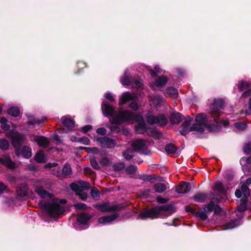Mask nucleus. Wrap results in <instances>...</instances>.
<instances>
[{
  "instance_id": "18",
  "label": "nucleus",
  "mask_w": 251,
  "mask_h": 251,
  "mask_svg": "<svg viewBox=\"0 0 251 251\" xmlns=\"http://www.w3.org/2000/svg\"><path fill=\"white\" fill-rule=\"evenodd\" d=\"M34 141L40 147L47 148L49 146L50 141L48 138L44 136H36Z\"/></svg>"
},
{
  "instance_id": "42",
  "label": "nucleus",
  "mask_w": 251,
  "mask_h": 251,
  "mask_svg": "<svg viewBox=\"0 0 251 251\" xmlns=\"http://www.w3.org/2000/svg\"><path fill=\"white\" fill-rule=\"evenodd\" d=\"M132 153L133 151L130 149H127L123 151V156L127 160H130L134 157Z\"/></svg>"
},
{
  "instance_id": "11",
  "label": "nucleus",
  "mask_w": 251,
  "mask_h": 251,
  "mask_svg": "<svg viewBox=\"0 0 251 251\" xmlns=\"http://www.w3.org/2000/svg\"><path fill=\"white\" fill-rule=\"evenodd\" d=\"M136 120L137 124L135 126V130L137 133L143 134L150 128L146 126L142 117L137 118Z\"/></svg>"
},
{
  "instance_id": "56",
  "label": "nucleus",
  "mask_w": 251,
  "mask_h": 251,
  "mask_svg": "<svg viewBox=\"0 0 251 251\" xmlns=\"http://www.w3.org/2000/svg\"><path fill=\"white\" fill-rule=\"evenodd\" d=\"M191 131L192 130H190V126L189 127H182V128L179 130L180 134L184 136H185Z\"/></svg>"
},
{
  "instance_id": "52",
  "label": "nucleus",
  "mask_w": 251,
  "mask_h": 251,
  "mask_svg": "<svg viewBox=\"0 0 251 251\" xmlns=\"http://www.w3.org/2000/svg\"><path fill=\"white\" fill-rule=\"evenodd\" d=\"M248 209V205L240 203L237 206V210L239 212H244Z\"/></svg>"
},
{
  "instance_id": "49",
  "label": "nucleus",
  "mask_w": 251,
  "mask_h": 251,
  "mask_svg": "<svg viewBox=\"0 0 251 251\" xmlns=\"http://www.w3.org/2000/svg\"><path fill=\"white\" fill-rule=\"evenodd\" d=\"M235 126L239 130L243 131L246 129L247 125L245 123L237 122L235 123Z\"/></svg>"
},
{
  "instance_id": "58",
  "label": "nucleus",
  "mask_w": 251,
  "mask_h": 251,
  "mask_svg": "<svg viewBox=\"0 0 251 251\" xmlns=\"http://www.w3.org/2000/svg\"><path fill=\"white\" fill-rule=\"evenodd\" d=\"M167 91L172 95L175 96L176 95H178L177 90L176 89L170 87L167 88Z\"/></svg>"
},
{
  "instance_id": "64",
  "label": "nucleus",
  "mask_w": 251,
  "mask_h": 251,
  "mask_svg": "<svg viewBox=\"0 0 251 251\" xmlns=\"http://www.w3.org/2000/svg\"><path fill=\"white\" fill-rule=\"evenodd\" d=\"M92 128V126L90 125H87L81 127V131L83 133H87Z\"/></svg>"
},
{
  "instance_id": "24",
  "label": "nucleus",
  "mask_w": 251,
  "mask_h": 251,
  "mask_svg": "<svg viewBox=\"0 0 251 251\" xmlns=\"http://www.w3.org/2000/svg\"><path fill=\"white\" fill-rule=\"evenodd\" d=\"M153 187L154 191L159 193H162L165 192L167 189L166 185L161 182L155 183Z\"/></svg>"
},
{
  "instance_id": "41",
  "label": "nucleus",
  "mask_w": 251,
  "mask_h": 251,
  "mask_svg": "<svg viewBox=\"0 0 251 251\" xmlns=\"http://www.w3.org/2000/svg\"><path fill=\"white\" fill-rule=\"evenodd\" d=\"M8 122L6 118L1 117L0 118V123L1 124V128L4 131H8L10 129V126L7 124Z\"/></svg>"
},
{
  "instance_id": "53",
  "label": "nucleus",
  "mask_w": 251,
  "mask_h": 251,
  "mask_svg": "<svg viewBox=\"0 0 251 251\" xmlns=\"http://www.w3.org/2000/svg\"><path fill=\"white\" fill-rule=\"evenodd\" d=\"M243 151L247 154H250L251 153V145L249 143H246L245 144L243 147Z\"/></svg>"
},
{
  "instance_id": "19",
  "label": "nucleus",
  "mask_w": 251,
  "mask_h": 251,
  "mask_svg": "<svg viewBox=\"0 0 251 251\" xmlns=\"http://www.w3.org/2000/svg\"><path fill=\"white\" fill-rule=\"evenodd\" d=\"M94 206L95 208L102 212H108L111 211V205L109 204L108 202H104L101 204L97 203L95 204Z\"/></svg>"
},
{
  "instance_id": "9",
  "label": "nucleus",
  "mask_w": 251,
  "mask_h": 251,
  "mask_svg": "<svg viewBox=\"0 0 251 251\" xmlns=\"http://www.w3.org/2000/svg\"><path fill=\"white\" fill-rule=\"evenodd\" d=\"M70 188L71 190L75 192L76 194L84 190H88L90 188V183L83 181H79L77 183H72L70 184Z\"/></svg>"
},
{
  "instance_id": "3",
  "label": "nucleus",
  "mask_w": 251,
  "mask_h": 251,
  "mask_svg": "<svg viewBox=\"0 0 251 251\" xmlns=\"http://www.w3.org/2000/svg\"><path fill=\"white\" fill-rule=\"evenodd\" d=\"M43 208L50 217L53 218L57 217L64 212V208L56 201L55 199H52L50 202H45Z\"/></svg>"
},
{
  "instance_id": "31",
  "label": "nucleus",
  "mask_w": 251,
  "mask_h": 251,
  "mask_svg": "<svg viewBox=\"0 0 251 251\" xmlns=\"http://www.w3.org/2000/svg\"><path fill=\"white\" fill-rule=\"evenodd\" d=\"M2 165L10 169H13L15 168V164L12 161L10 156L3 158Z\"/></svg>"
},
{
  "instance_id": "34",
  "label": "nucleus",
  "mask_w": 251,
  "mask_h": 251,
  "mask_svg": "<svg viewBox=\"0 0 251 251\" xmlns=\"http://www.w3.org/2000/svg\"><path fill=\"white\" fill-rule=\"evenodd\" d=\"M213 190L219 192L222 194L225 195L226 193L223 184L221 182H217L215 183Z\"/></svg>"
},
{
  "instance_id": "50",
  "label": "nucleus",
  "mask_w": 251,
  "mask_h": 251,
  "mask_svg": "<svg viewBox=\"0 0 251 251\" xmlns=\"http://www.w3.org/2000/svg\"><path fill=\"white\" fill-rule=\"evenodd\" d=\"M74 206L75 208L78 210H85L87 208V206L84 203H77L75 204Z\"/></svg>"
},
{
  "instance_id": "25",
  "label": "nucleus",
  "mask_w": 251,
  "mask_h": 251,
  "mask_svg": "<svg viewBox=\"0 0 251 251\" xmlns=\"http://www.w3.org/2000/svg\"><path fill=\"white\" fill-rule=\"evenodd\" d=\"M207 198V194L204 193H198L193 197V200L196 202H203Z\"/></svg>"
},
{
  "instance_id": "44",
  "label": "nucleus",
  "mask_w": 251,
  "mask_h": 251,
  "mask_svg": "<svg viewBox=\"0 0 251 251\" xmlns=\"http://www.w3.org/2000/svg\"><path fill=\"white\" fill-rule=\"evenodd\" d=\"M126 167L125 163L123 162L115 163L113 166V170L115 172L122 171Z\"/></svg>"
},
{
  "instance_id": "57",
  "label": "nucleus",
  "mask_w": 251,
  "mask_h": 251,
  "mask_svg": "<svg viewBox=\"0 0 251 251\" xmlns=\"http://www.w3.org/2000/svg\"><path fill=\"white\" fill-rule=\"evenodd\" d=\"M77 195L79 197L80 199L83 201H86L88 197L87 193L82 191L77 194Z\"/></svg>"
},
{
  "instance_id": "35",
  "label": "nucleus",
  "mask_w": 251,
  "mask_h": 251,
  "mask_svg": "<svg viewBox=\"0 0 251 251\" xmlns=\"http://www.w3.org/2000/svg\"><path fill=\"white\" fill-rule=\"evenodd\" d=\"M20 109L18 107L12 106L7 110V113L14 117H18L20 114Z\"/></svg>"
},
{
  "instance_id": "6",
  "label": "nucleus",
  "mask_w": 251,
  "mask_h": 251,
  "mask_svg": "<svg viewBox=\"0 0 251 251\" xmlns=\"http://www.w3.org/2000/svg\"><path fill=\"white\" fill-rule=\"evenodd\" d=\"M146 118L147 123L151 125H158L165 126L168 123V120L164 114L160 113L157 115H147Z\"/></svg>"
},
{
  "instance_id": "46",
  "label": "nucleus",
  "mask_w": 251,
  "mask_h": 251,
  "mask_svg": "<svg viewBox=\"0 0 251 251\" xmlns=\"http://www.w3.org/2000/svg\"><path fill=\"white\" fill-rule=\"evenodd\" d=\"M90 163L93 168V169L99 170L100 169V167L97 162V161L95 157H91L89 159Z\"/></svg>"
},
{
  "instance_id": "7",
  "label": "nucleus",
  "mask_w": 251,
  "mask_h": 251,
  "mask_svg": "<svg viewBox=\"0 0 251 251\" xmlns=\"http://www.w3.org/2000/svg\"><path fill=\"white\" fill-rule=\"evenodd\" d=\"M96 141L103 148L111 149L115 147L117 144L115 139L107 136L97 137L96 138Z\"/></svg>"
},
{
  "instance_id": "2",
  "label": "nucleus",
  "mask_w": 251,
  "mask_h": 251,
  "mask_svg": "<svg viewBox=\"0 0 251 251\" xmlns=\"http://www.w3.org/2000/svg\"><path fill=\"white\" fill-rule=\"evenodd\" d=\"M135 119L134 114L129 110H119L117 116L110 118L109 120L111 126L109 128L113 133H119L121 132L120 126L123 123H128L134 120Z\"/></svg>"
},
{
  "instance_id": "36",
  "label": "nucleus",
  "mask_w": 251,
  "mask_h": 251,
  "mask_svg": "<svg viewBox=\"0 0 251 251\" xmlns=\"http://www.w3.org/2000/svg\"><path fill=\"white\" fill-rule=\"evenodd\" d=\"M250 85L251 83L249 82L242 80L238 82V89L239 91L241 92L249 88L250 87Z\"/></svg>"
},
{
  "instance_id": "5",
  "label": "nucleus",
  "mask_w": 251,
  "mask_h": 251,
  "mask_svg": "<svg viewBox=\"0 0 251 251\" xmlns=\"http://www.w3.org/2000/svg\"><path fill=\"white\" fill-rule=\"evenodd\" d=\"M225 107V102L224 99H217L214 100L211 116L214 118V121L216 123L219 122V116L221 114L220 110L224 109Z\"/></svg>"
},
{
  "instance_id": "38",
  "label": "nucleus",
  "mask_w": 251,
  "mask_h": 251,
  "mask_svg": "<svg viewBox=\"0 0 251 251\" xmlns=\"http://www.w3.org/2000/svg\"><path fill=\"white\" fill-rule=\"evenodd\" d=\"M121 82L125 86H129L131 84L129 74L127 72H125L124 76L121 78Z\"/></svg>"
},
{
  "instance_id": "16",
  "label": "nucleus",
  "mask_w": 251,
  "mask_h": 251,
  "mask_svg": "<svg viewBox=\"0 0 251 251\" xmlns=\"http://www.w3.org/2000/svg\"><path fill=\"white\" fill-rule=\"evenodd\" d=\"M22 155L26 159L30 158L32 156L31 149L27 146H24L20 148L18 155H16L18 157Z\"/></svg>"
},
{
  "instance_id": "21",
  "label": "nucleus",
  "mask_w": 251,
  "mask_h": 251,
  "mask_svg": "<svg viewBox=\"0 0 251 251\" xmlns=\"http://www.w3.org/2000/svg\"><path fill=\"white\" fill-rule=\"evenodd\" d=\"M134 98L132 94L128 92L124 93L119 99V104H125L126 102L130 100H133Z\"/></svg>"
},
{
  "instance_id": "39",
  "label": "nucleus",
  "mask_w": 251,
  "mask_h": 251,
  "mask_svg": "<svg viewBox=\"0 0 251 251\" xmlns=\"http://www.w3.org/2000/svg\"><path fill=\"white\" fill-rule=\"evenodd\" d=\"M190 130H192V131H197L202 133L204 131V128L202 125L196 124H193L190 126Z\"/></svg>"
},
{
  "instance_id": "12",
  "label": "nucleus",
  "mask_w": 251,
  "mask_h": 251,
  "mask_svg": "<svg viewBox=\"0 0 251 251\" xmlns=\"http://www.w3.org/2000/svg\"><path fill=\"white\" fill-rule=\"evenodd\" d=\"M191 189V184L190 182H181L176 187V191L179 194H186Z\"/></svg>"
},
{
  "instance_id": "14",
  "label": "nucleus",
  "mask_w": 251,
  "mask_h": 251,
  "mask_svg": "<svg viewBox=\"0 0 251 251\" xmlns=\"http://www.w3.org/2000/svg\"><path fill=\"white\" fill-rule=\"evenodd\" d=\"M164 150L168 154H176L178 156L180 154V152L178 150V148L173 143H169L166 145Z\"/></svg>"
},
{
  "instance_id": "37",
  "label": "nucleus",
  "mask_w": 251,
  "mask_h": 251,
  "mask_svg": "<svg viewBox=\"0 0 251 251\" xmlns=\"http://www.w3.org/2000/svg\"><path fill=\"white\" fill-rule=\"evenodd\" d=\"M207 213L205 212L203 210H200L195 213V216L197 218H200L201 220L204 221L208 219Z\"/></svg>"
},
{
  "instance_id": "23",
  "label": "nucleus",
  "mask_w": 251,
  "mask_h": 251,
  "mask_svg": "<svg viewBox=\"0 0 251 251\" xmlns=\"http://www.w3.org/2000/svg\"><path fill=\"white\" fill-rule=\"evenodd\" d=\"M195 121L197 124L201 125L205 127V124H207V119L204 114L200 113L196 115L195 117Z\"/></svg>"
},
{
  "instance_id": "29",
  "label": "nucleus",
  "mask_w": 251,
  "mask_h": 251,
  "mask_svg": "<svg viewBox=\"0 0 251 251\" xmlns=\"http://www.w3.org/2000/svg\"><path fill=\"white\" fill-rule=\"evenodd\" d=\"M62 175L64 177H69L72 174L71 166L68 163L65 164L62 169Z\"/></svg>"
},
{
  "instance_id": "62",
  "label": "nucleus",
  "mask_w": 251,
  "mask_h": 251,
  "mask_svg": "<svg viewBox=\"0 0 251 251\" xmlns=\"http://www.w3.org/2000/svg\"><path fill=\"white\" fill-rule=\"evenodd\" d=\"M97 133L100 135L104 136L106 134V130L104 127H100L96 130Z\"/></svg>"
},
{
  "instance_id": "55",
  "label": "nucleus",
  "mask_w": 251,
  "mask_h": 251,
  "mask_svg": "<svg viewBox=\"0 0 251 251\" xmlns=\"http://www.w3.org/2000/svg\"><path fill=\"white\" fill-rule=\"evenodd\" d=\"M156 201L161 204H164L167 203L168 201V199L166 198H163L161 196H158L156 198Z\"/></svg>"
},
{
  "instance_id": "43",
  "label": "nucleus",
  "mask_w": 251,
  "mask_h": 251,
  "mask_svg": "<svg viewBox=\"0 0 251 251\" xmlns=\"http://www.w3.org/2000/svg\"><path fill=\"white\" fill-rule=\"evenodd\" d=\"M137 169L138 168L136 166L130 165L126 168L125 172L127 175H132L135 174Z\"/></svg>"
},
{
  "instance_id": "4",
  "label": "nucleus",
  "mask_w": 251,
  "mask_h": 251,
  "mask_svg": "<svg viewBox=\"0 0 251 251\" xmlns=\"http://www.w3.org/2000/svg\"><path fill=\"white\" fill-rule=\"evenodd\" d=\"M26 139V137L18 131L12 132L11 134V144L15 149L16 155H18L20 148Z\"/></svg>"
},
{
  "instance_id": "20",
  "label": "nucleus",
  "mask_w": 251,
  "mask_h": 251,
  "mask_svg": "<svg viewBox=\"0 0 251 251\" xmlns=\"http://www.w3.org/2000/svg\"><path fill=\"white\" fill-rule=\"evenodd\" d=\"M35 192L42 198H49L51 199L52 195L45 190L42 187H37L35 190Z\"/></svg>"
},
{
  "instance_id": "61",
  "label": "nucleus",
  "mask_w": 251,
  "mask_h": 251,
  "mask_svg": "<svg viewBox=\"0 0 251 251\" xmlns=\"http://www.w3.org/2000/svg\"><path fill=\"white\" fill-rule=\"evenodd\" d=\"M129 107L134 110H137L139 109L138 103L135 101L131 102L129 104Z\"/></svg>"
},
{
  "instance_id": "48",
  "label": "nucleus",
  "mask_w": 251,
  "mask_h": 251,
  "mask_svg": "<svg viewBox=\"0 0 251 251\" xmlns=\"http://www.w3.org/2000/svg\"><path fill=\"white\" fill-rule=\"evenodd\" d=\"M77 142H79L86 145H88L90 143V141L88 138L85 136H83L82 137L78 138Z\"/></svg>"
},
{
  "instance_id": "13",
  "label": "nucleus",
  "mask_w": 251,
  "mask_h": 251,
  "mask_svg": "<svg viewBox=\"0 0 251 251\" xmlns=\"http://www.w3.org/2000/svg\"><path fill=\"white\" fill-rule=\"evenodd\" d=\"M119 217V214L117 212L114 213L110 215L101 217L98 218V222L100 224H105L110 223Z\"/></svg>"
},
{
  "instance_id": "28",
  "label": "nucleus",
  "mask_w": 251,
  "mask_h": 251,
  "mask_svg": "<svg viewBox=\"0 0 251 251\" xmlns=\"http://www.w3.org/2000/svg\"><path fill=\"white\" fill-rule=\"evenodd\" d=\"M32 118L31 119L28 120L27 122V124L29 125L33 126L36 124H41L42 123H43L45 121H46L47 119L46 117H42V118L40 119H36L33 117H32Z\"/></svg>"
},
{
  "instance_id": "63",
  "label": "nucleus",
  "mask_w": 251,
  "mask_h": 251,
  "mask_svg": "<svg viewBox=\"0 0 251 251\" xmlns=\"http://www.w3.org/2000/svg\"><path fill=\"white\" fill-rule=\"evenodd\" d=\"M109 162V159L107 157H103L101 159L100 163L102 166H107Z\"/></svg>"
},
{
  "instance_id": "33",
  "label": "nucleus",
  "mask_w": 251,
  "mask_h": 251,
  "mask_svg": "<svg viewBox=\"0 0 251 251\" xmlns=\"http://www.w3.org/2000/svg\"><path fill=\"white\" fill-rule=\"evenodd\" d=\"M35 160L39 163H45L46 159L45 154L43 151H40L38 152L34 156Z\"/></svg>"
},
{
  "instance_id": "17",
  "label": "nucleus",
  "mask_w": 251,
  "mask_h": 251,
  "mask_svg": "<svg viewBox=\"0 0 251 251\" xmlns=\"http://www.w3.org/2000/svg\"><path fill=\"white\" fill-rule=\"evenodd\" d=\"M182 115L178 112H173L169 117V121L172 125L179 124L182 120Z\"/></svg>"
},
{
  "instance_id": "32",
  "label": "nucleus",
  "mask_w": 251,
  "mask_h": 251,
  "mask_svg": "<svg viewBox=\"0 0 251 251\" xmlns=\"http://www.w3.org/2000/svg\"><path fill=\"white\" fill-rule=\"evenodd\" d=\"M168 79L166 76H161L155 80V84L156 86L162 87L167 83Z\"/></svg>"
},
{
  "instance_id": "51",
  "label": "nucleus",
  "mask_w": 251,
  "mask_h": 251,
  "mask_svg": "<svg viewBox=\"0 0 251 251\" xmlns=\"http://www.w3.org/2000/svg\"><path fill=\"white\" fill-rule=\"evenodd\" d=\"M100 192L96 187L93 188L91 191V195L93 198H96L99 197Z\"/></svg>"
},
{
  "instance_id": "30",
  "label": "nucleus",
  "mask_w": 251,
  "mask_h": 251,
  "mask_svg": "<svg viewBox=\"0 0 251 251\" xmlns=\"http://www.w3.org/2000/svg\"><path fill=\"white\" fill-rule=\"evenodd\" d=\"M216 204L212 201H210L207 204H203L202 206L203 210L207 213V214L214 211Z\"/></svg>"
},
{
  "instance_id": "40",
  "label": "nucleus",
  "mask_w": 251,
  "mask_h": 251,
  "mask_svg": "<svg viewBox=\"0 0 251 251\" xmlns=\"http://www.w3.org/2000/svg\"><path fill=\"white\" fill-rule=\"evenodd\" d=\"M127 206L125 203H122L119 204L111 205V211H120L123 209H125Z\"/></svg>"
},
{
  "instance_id": "54",
  "label": "nucleus",
  "mask_w": 251,
  "mask_h": 251,
  "mask_svg": "<svg viewBox=\"0 0 251 251\" xmlns=\"http://www.w3.org/2000/svg\"><path fill=\"white\" fill-rule=\"evenodd\" d=\"M85 149L88 153L97 154L99 152V149L97 147H87Z\"/></svg>"
},
{
  "instance_id": "22",
  "label": "nucleus",
  "mask_w": 251,
  "mask_h": 251,
  "mask_svg": "<svg viewBox=\"0 0 251 251\" xmlns=\"http://www.w3.org/2000/svg\"><path fill=\"white\" fill-rule=\"evenodd\" d=\"M131 146L135 151H138L142 149L145 144L143 139H137L134 141Z\"/></svg>"
},
{
  "instance_id": "60",
  "label": "nucleus",
  "mask_w": 251,
  "mask_h": 251,
  "mask_svg": "<svg viewBox=\"0 0 251 251\" xmlns=\"http://www.w3.org/2000/svg\"><path fill=\"white\" fill-rule=\"evenodd\" d=\"M248 196L249 194L248 195H246V194H244L243 197H242L240 200V203L248 205Z\"/></svg>"
},
{
  "instance_id": "26",
  "label": "nucleus",
  "mask_w": 251,
  "mask_h": 251,
  "mask_svg": "<svg viewBox=\"0 0 251 251\" xmlns=\"http://www.w3.org/2000/svg\"><path fill=\"white\" fill-rule=\"evenodd\" d=\"M62 123L64 126L71 129L74 128L75 126L74 121L70 118H62Z\"/></svg>"
},
{
  "instance_id": "47",
  "label": "nucleus",
  "mask_w": 251,
  "mask_h": 251,
  "mask_svg": "<svg viewBox=\"0 0 251 251\" xmlns=\"http://www.w3.org/2000/svg\"><path fill=\"white\" fill-rule=\"evenodd\" d=\"M139 178L144 181L147 180L151 183L153 182V180L154 179L151 175L147 174L140 176Z\"/></svg>"
},
{
  "instance_id": "27",
  "label": "nucleus",
  "mask_w": 251,
  "mask_h": 251,
  "mask_svg": "<svg viewBox=\"0 0 251 251\" xmlns=\"http://www.w3.org/2000/svg\"><path fill=\"white\" fill-rule=\"evenodd\" d=\"M205 127L208 129L209 131L214 132H219L222 129V126L220 125H214V124H205Z\"/></svg>"
},
{
  "instance_id": "59",
  "label": "nucleus",
  "mask_w": 251,
  "mask_h": 251,
  "mask_svg": "<svg viewBox=\"0 0 251 251\" xmlns=\"http://www.w3.org/2000/svg\"><path fill=\"white\" fill-rule=\"evenodd\" d=\"M215 209H214V215H217L221 213L222 211V208L219 205L216 204L215 206Z\"/></svg>"
},
{
  "instance_id": "10",
  "label": "nucleus",
  "mask_w": 251,
  "mask_h": 251,
  "mask_svg": "<svg viewBox=\"0 0 251 251\" xmlns=\"http://www.w3.org/2000/svg\"><path fill=\"white\" fill-rule=\"evenodd\" d=\"M92 216L89 213L84 212L79 213L76 216V221L78 226H88Z\"/></svg>"
},
{
  "instance_id": "45",
  "label": "nucleus",
  "mask_w": 251,
  "mask_h": 251,
  "mask_svg": "<svg viewBox=\"0 0 251 251\" xmlns=\"http://www.w3.org/2000/svg\"><path fill=\"white\" fill-rule=\"evenodd\" d=\"M9 144L6 139H0V149L5 151L9 149Z\"/></svg>"
},
{
  "instance_id": "15",
  "label": "nucleus",
  "mask_w": 251,
  "mask_h": 251,
  "mask_svg": "<svg viewBox=\"0 0 251 251\" xmlns=\"http://www.w3.org/2000/svg\"><path fill=\"white\" fill-rule=\"evenodd\" d=\"M17 195L23 198L28 194V187L25 183H22L18 185L16 189Z\"/></svg>"
},
{
  "instance_id": "1",
  "label": "nucleus",
  "mask_w": 251,
  "mask_h": 251,
  "mask_svg": "<svg viewBox=\"0 0 251 251\" xmlns=\"http://www.w3.org/2000/svg\"><path fill=\"white\" fill-rule=\"evenodd\" d=\"M176 207L174 204H166L156 206L150 208L148 207L144 208L138 214L137 219L146 220L148 218L151 220L160 218L161 216H170L176 211Z\"/></svg>"
},
{
  "instance_id": "8",
  "label": "nucleus",
  "mask_w": 251,
  "mask_h": 251,
  "mask_svg": "<svg viewBox=\"0 0 251 251\" xmlns=\"http://www.w3.org/2000/svg\"><path fill=\"white\" fill-rule=\"evenodd\" d=\"M101 109L104 116L110 117L111 118L117 116L118 112V111H116L112 105L105 101H103L101 104Z\"/></svg>"
}]
</instances>
